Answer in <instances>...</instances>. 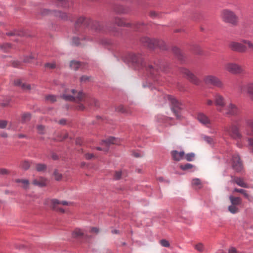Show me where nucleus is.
I'll list each match as a JSON object with an SVG mask.
<instances>
[{
  "instance_id": "1",
  "label": "nucleus",
  "mask_w": 253,
  "mask_h": 253,
  "mask_svg": "<svg viewBox=\"0 0 253 253\" xmlns=\"http://www.w3.org/2000/svg\"><path fill=\"white\" fill-rule=\"evenodd\" d=\"M127 62L131 64L132 66L135 70L148 68L146 63L143 61V58L140 54H136L133 53H128L126 58Z\"/></svg>"
},
{
  "instance_id": "2",
  "label": "nucleus",
  "mask_w": 253,
  "mask_h": 253,
  "mask_svg": "<svg viewBox=\"0 0 253 253\" xmlns=\"http://www.w3.org/2000/svg\"><path fill=\"white\" fill-rule=\"evenodd\" d=\"M221 17L225 23L230 24L233 26H237L239 24V17L231 10L228 9L223 10Z\"/></svg>"
},
{
  "instance_id": "3",
  "label": "nucleus",
  "mask_w": 253,
  "mask_h": 253,
  "mask_svg": "<svg viewBox=\"0 0 253 253\" xmlns=\"http://www.w3.org/2000/svg\"><path fill=\"white\" fill-rule=\"evenodd\" d=\"M169 68V65L167 63H164L161 60H158L154 62V65L149 64L146 71L153 76L157 74L159 70L163 72H167Z\"/></svg>"
},
{
  "instance_id": "4",
  "label": "nucleus",
  "mask_w": 253,
  "mask_h": 253,
  "mask_svg": "<svg viewBox=\"0 0 253 253\" xmlns=\"http://www.w3.org/2000/svg\"><path fill=\"white\" fill-rule=\"evenodd\" d=\"M178 71L183 75V77L190 83L197 86L200 85L201 84V80L189 69L179 67Z\"/></svg>"
},
{
  "instance_id": "5",
  "label": "nucleus",
  "mask_w": 253,
  "mask_h": 253,
  "mask_svg": "<svg viewBox=\"0 0 253 253\" xmlns=\"http://www.w3.org/2000/svg\"><path fill=\"white\" fill-rule=\"evenodd\" d=\"M178 71L183 75V77L190 83L197 86L200 85L201 84V80L189 69L179 67Z\"/></svg>"
},
{
  "instance_id": "6",
  "label": "nucleus",
  "mask_w": 253,
  "mask_h": 253,
  "mask_svg": "<svg viewBox=\"0 0 253 253\" xmlns=\"http://www.w3.org/2000/svg\"><path fill=\"white\" fill-rule=\"evenodd\" d=\"M126 19L116 16L113 18V23L119 27H131L135 29L136 31H139L141 26L146 25L144 22H136L131 23L130 22H126Z\"/></svg>"
},
{
  "instance_id": "7",
  "label": "nucleus",
  "mask_w": 253,
  "mask_h": 253,
  "mask_svg": "<svg viewBox=\"0 0 253 253\" xmlns=\"http://www.w3.org/2000/svg\"><path fill=\"white\" fill-rule=\"evenodd\" d=\"M167 98L170 102L171 109L172 112L175 114L176 119L181 120L182 116L181 115L182 104L174 96L171 95H168Z\"/></svg>"
},
{
  "instance_id": "8",
  "label": "nucleus",
  "mask_w": 253,
  "mask_h": 253,
  "mask_svg": "<svg viewBox=\"0 0 253 253\" xmlns=\"http://www.w3.org/2000/svg\"><path fill=\"white\" fill-rule=\"evenodd\" d=\"M224 69L233 75L243 74L245 72L242 66L234 62H227L225 63L224 64Z\"/></svg>"
},
{
  "instance_id": "9",
  "label": "nucleus",
  "mask_w": 253,
  "mask_h": 253,
  "mask_svg": "<svg viewBox=\"0 0 253 253\" xmlns=\"http://www.w3.org/2000/svg\"><path fill=\"white\" fill-rule=\"evenodd\" d=\"M203 81L207 85H212L219 88H222L223 87V84L220 80L217 77L213 75L205 76Z\"/></svg>"
},
{
  "instance_id": "10",
  "label": "nucleus",
  "mask_w": 253,
  "mask_h": 253,
  "mask_svg": "<svg viewBox=\"0 0 253 253\" xmlns=\"http://www.w3.org/2000/svg\"><path fill=\"white\" fill-rule=\"evenodd\" d=\"M229 48L233 51L238 53H245L247 51V46L243 43L231 41L228 44Z\"/></svg>"
},
{
  "instance_id": "11",
  "label": "nucleus",
  "mask_w": 253,
  "mask_h": 253,
  "mask_svg": "<svg viewBox=\"0 0 253 253\" xmlns=\"http://www.w3.org/2000/svg\"><path fill=\"white\" fill-rule=\"evenodd\" d=\"M91 22V19L90 18L83 16H80L77 18L75 23V29L76 31H78L80 28L82 26L85 28H88L89 27Z\"/></svg>"
},
{
  "instance_id": "12",
  "label": "nucleus",
  "mask_w": 253,
  "mask_h": 253,
  "mask_svg": "<svg viewBox=\"0 0 253 253\" xmlns=\"http://www.w3.org/2000/svg\"><path fill=\"white\" fill-rule=\"evenodd\" d=\"M245 125L248 126H253V120L247 119L244 121L243 117H238L233 120L232 126H240Z\"/></svg>"
},
{
  "instance_id": "13",
  "label": "nucleus",
  "mask_w": 253,
  "mask_h": 253,
  "mask_svg": "<svg viewBox=\"0 0 253 253\" xmlns=\"http://www.w3.org/2000/svg\"><path fill=\"white\" fill-rule=\"evenodd\" d=\"M225 115L232 116H238L240 114V110L234 104L230 103L225 109Z\"/></svg>"
},
{
  "instance_id": "14",
  "label": "nucleus",
  "mask_w": 253,
  "mask_h": 253,
  "mask_svg": "<svg viewBox=\"0 0 253 253\" xmlns=\"http://www.w3.org/2000/svg\"><path fill=\"white\" fill-rule=\"evenodd\" d=\"M155 39H150L148 37H142L140 39V42L144 46L147 47L150 50L155 48Z\"/></svg>"
},
{
  "instance_id": "15",
  "label": "nucleus",
  "mask_w": 253,
  "mask_h": 253,
  "mask_svg": "<svg viewBox=\"0 0 253 253\" xmlns=\"http://www.w3.org/2000/svg\"><path fill=\"white\" fill-rule=\"evenodd\" d=\"M171 51L181 64H184L185 63L186 57L180 48L174 46L172 47Z\"/></svg>"
},
{
  "instance_id": "16",
  "label": "nucleus",
  "mask_w": 253,
  "mask_h": 253,
  "mask_svg": "<svg viewBox=\"0 0 253 253\" xmlns=\"http://www.w3.org/2000/svg\"><path fill=\"white\" fill-rule=\"evenodd\" d=\"M116 143V139L114 137H109L107 139L102 141L101 145L104 146L105 148L101 147H97L96 149L99 151H104L107 152L109 150V147L110 144H114Z\"/></svg>"
},
{
  "instance_id": "17",
  "label": "nucleus",
  "mask_w": 253,
  "mask_h": 253,
  "mask_svg": "<svg viewBox=\"0 0 253 253\" xmlns=\"http://www.w3.org/2000/svg\"><path fill=\"white\" fill-rule=\"evenodd\" d=\"M232 166L233 169L236 171H240L242 169V164L237 154L232 157Z\"/></svg>"
},
{
  "instance_id": "18",
  "label": "nucleus",
  "mask_w": 253,
  "mask_h": 253,
  "mask_svg": "<svg viewBox=\"0 0 253 253\" xmlns=\"http://www.w3.org/2000/svg\"><path fill=\"white\" fill-rule=\"evenodd\" d=\"M89 27L91 30L96 32H105V29H104L103 24L98 21L93 20L91 19V22H90Z\"/></svg>"
},
{
  "instance_id": "19",
  "label": "nucleus",
  "mask_w": 253,
  "mask_h": 253,
  "mask_svg": "<svg viewBox=\"0 0 253 253\" xmlns=\"http://www.w3.org/2000/svg\"><path fill=\"white\" fill-rule=\"evenodd\" d=\"M51 207L52 209H55L56 206H59L60 205L64 206H71L72 203L71 202H66L65 201H60L57 199H52L51 200Z\"/></svg>"
},
{
  "instance_id": "20",
  "label": "nucleus",
  "mask_w": 253,
  "mask_h": 253,
  "mask_svg": "<svg viewBox=\"0 0 253 253\" xmlns=\"http://www.w3.org/2000/svg\"><path fill=\"white\" fill-rule=\"evenodd\" d=\"M53 15L62 20L67 21L68 19V14L61 10H53Z\"/></svg>"
},
{
  "instance_id": "21",
  "label": "nucleus",
  "mask_w": 253,
  "mask_h": 253,
  "mask_svg": "<svg viewBox=\"0 0 253 253\" xmlns=\"http://www.w3.org/2000/svg\"><path fill=\"white\" fill-rule=\"evenodd\" d=\"M231 182H235L239 186L244 188H248L247 184L244 182V179L240 177H232Z\"/></svg>"
},
{
  "instance_id": "22",
  "label": "nucleus",
  "mask_w": 253,
  "mask_h": 253,
  "mask_svg": "<svg viewBox=\"0 0 253 253\" xmlns=\"http://www.w3.org/2000/svg\"><path fill=\"white\" fill-rule=\"evenodd\" d=\"M32 184L34 185L40 187L45 186L46 185V180L42 177H40L38 178L34 179L32 182Z\"/></svg>"
},
{
  "instance_id": "23",
  "label": "nucleus",
  "mask_w": 253,
  "mask_h": 253,
  "mask_svg": "<svg viewBox=\"0 0 253 253\" xmlns=\"http://www.w3.org/2000/svg\"><path fill=\"white\" fill-rule=\"evenodd\" d=\"M113 10L117 14H124L128 12V10L123 6L119 4H115L113 8Z\"/></svg>"
},
{
  "instance_id": "24",
  "label": "nucleus",
  "mask_w": 253,
  "mask_h": 253,
  "mask_svg": "<svg viewBox=\"0 0 253 253\" xmlns=\"http://www.w3.org/2000/svg\"><path fill=\"white\" fill-rule=\"evenodd\" d=\"M197 119L204 125L211 124L210 121L204 114L199 113L197 115Z\"/></svg>"
},
{
  "instance_id": "25",
  "label": "nucleus",
  "mask_w": 253,
  "mask_h": 253,
  "mask_svg": "<svg viewBox=\"0 0 253 253\" xmlns=\"http://www.w3.org/2000/svg\"><path fill=\"white\" fill-rule=\"evenodd\" d=\"M158 47L160 50L163 51H166L168 50V48L165 42L162 40L156 39L155 41V48Z\"/></svg>"
},
{
  "instance_id": "26",
  "label": "nucleus",
  "mask_w": 253,
  "mask_h": 253,
  "mask_svg": "<svg viewBox=\"0 0 253 253\" xmlns=\"http://www.w3.org/2000/svg\"><path fill=\"white\" fill-rule=\"evenodd\" d=\"M190 50L197 55H201L203 53V50L199 45L197 44H193L190 45Z\"/></svg>"
},
{
  "instance_id": "27",
  "label": "nucleus",
  "mask_w": 253,
  "mask_h": 253,
  "mask_svg": "<svg viewBox=\"0 0 253 253\" xmlns=\"http://www.w3.org/2000/svg\"><path fill=\"white\" fill-rule=\"evenodd\" d=\"M75 98V102L80 103L81 102L84 101V99L86 97V94L82 90H80L78 92L77 95L74 96Z\"/></svg>"
},
{
  "instance_id": "28",
  "label": "nucleus",
  "mask_w": 253,
  "mask_h": 253,
  "mask_svg": "<svg viewBox=\"0 0 253 253\" xmlns=\"http://www.w3.org/2000/svg\"><path fill=\"white\" fill-rule=\"evenodd\" d=\"M204 17L203 13L201 11H195L192 13L191 18L194 21H199L203 19Z\"/></svg>"
},
{
  "instance_id": "29",
  "label": "nucleus",
  "mask_w": 253,
  "mask_h": 253,
  "mask_svg": "<svg viewBox=\"0 0 253 253\" xmlns=\"http://www.w3.org/2000/svg\"><path fill=\"white\" fill-rule=\"evenodd\" d=\"M215 104L216 106L224 107L225 104L224 98L220 94H216L215 96Z\"/></svg>"
},
{
  "instance_id": "30",
  "label": "nucleus",
  "mask_w": 253,
  "mask_h": 253,
  "mask_svg": "<svg viewBox=\"0 0 253 253\" xmlns=\"http://www.w3.org/2000/svg\"><path fill=\"white\" fill-rule=\"evenodd\" d=\"M52 14H53V10H52L49 9L41 8L39 9L38 14L42 17H44Z\"/></svg>"
},
{
  "instance_id": "31",
  "label": "nucleus",
  "mask_w": 253,
  "mask_h": 253,
  "mask_svg": "<svg viewBox=\"0 0 253 253\" xmlns=\"http://www.w3.org/2000/svg\"><path fill=\"white\" fill-rule=\"evenodd\" d=\"M173 159L176 161H179L184 158V152L183 151L178 152L177 151H173L171 152Z\"/></svg>"
},
{
  "instance_id": "32",
  "label": "nucleus",
  "mask_w": 253,
  "mask_h": 253,
  "mask_svg": "<svg viewBox=\"0 0 253 253\" xmlns=\"http://www.w3.org/2000/svg\"><path fill=\"white\" fill-rule=\"evenodd\" d=\"M115 110L116 111L126 115L131 114V111L127 108L125 107L123 105H120L116 108Z\"/></svg>"
},
{
  "instance_id": "33",
  "label": "nucleus",
  "mask_w": 253,
  "mask_h": 253,
  "mask_svg": "<svg viewBox=\"0 0 253 253\" xmlns=\"http://www.w3.org/2000/svg\"><path fill=\"white\" fill-rule=\"evenodd\" d=\"M67 90H65L64 93L62 94L60 96V98L63 99L64 100L67 101L75 102V98L74 97V96L66 94V93H67Z\"/></svg>"
},
{
  "instance_id": "34",
  "label": "nucleus",
  "mask_w": 253,
  "mask_h": 253,
  "mask_svg": "<svg viewBox=\"0 0 253 253\" xmlns=\"http://www.w3.org/2000/svg\"><path fill=\"white\" fill-rule=\"evenodd\" d=\"M104 121V119L102 118L100 116H97L96 117L95 120L92 121L90 123L89 125L90 126H101L103 124L102 122Z\"/></svg>"
},
{
  "instance_id": "35",
  "label": "nucleus",
  "mask_w": 253,
  "mask_h": 253,
  "mask_svg": "<svg viewBox=\"0 0 253 253\" xmlns=\"http://www.w3.org/2000/svg\"><path fill=\"white\" fill-rule=\"evenodd\" d=\"M16 183H20L22 184V186L24 189H27L29 188L30 183L27 179H17L15 180Z\"/></svg>"
},
{
  "instance_id": "36",
  "label": "nucleus",
  "mask_w": 253,
  "mask_h": 253,
  "mask_svg": "<svg viewBox=\"0 0 253 253\" xmlns=\"http://www.w3.org/2000/svg\"><path fill=\"white\" fill-rule=\"evenodd\" d=\"M82 65V62L76 60L71 61L70 64V67L75 71L78 70Z\"/></svg>"
},
{
  "instance_id": "37",
  "label": "nucleus",
  "mask_w": 253,
  "mask_h": 253,
  "mask_svg": "<svg viewBox=\"0 0 253 253\" xmlns=\"http://www.w3.org/2000/svg\"><path fill=\"white\" fill-rule=\"evenodd\" d=\"M230 200L231 202L232 205L236 206L241 205L242 202V200L241 198L238 197H235L233 196H231L230 197Z\"/></svg>"
},
{
  "instance_id": "38",
  "label": "nucleus",
  "mask_w": 253,
  "mask_h": 253,
  "mask_svg": "<svg viewBox=\"0 0 253 253\" xmlns=\"http://www.w3.org/2000/svg\"><path fill=\"white\" fill-rule=\"evenodd\" d=\"M31 114L30 113H24L22 115L21 122L22 123H25L27 122L30 121L31 118Z\"/></svg>"
},
{
  "instance_id": "39",
  "label": "nucleus",
  "mask_w": 253,
  "mask_h": 253,
  "mask_svg": "<svg viewBox=\"0 0 253 253\" xmlns=\"http://www.w3.org/2000/svg\"><path fill=\"white\" fill-rule=\"evenodd\" d=\"M84 235L82 230L79 229H76L74 230L72 235L74 238H78L83 236Z\"/></svg>"
},
{
  "instance_id": "40",
  "label": "nucleus",
  "mask_w": 253,
  "mask_h": 253,
  "mask_svg": "<svg viewBox=\"0 0 253 253\" xmlns=\"http://www.w3.org/2000/svg\"><path fill=\"white\" fill-rule=\"evenodd\" d=\"M192 185L197 188L200 189L202 187V183L199 178H194L192 181Z\"/></svg>"
},
{
  "instance_id": "41",
  "label": "nucleus",
  "mask_w": 253,
  "mask_h": 253,
  "mask_svg": "<svg viewBox=\"0 0 253 253\" xmlns=\"http://www.w3.org/2000/svg\"><path fill=\"white\" fill-rule=\"evenodd\" d=\"M108 31L113 34L115 36H119L120 34L119 29L116 27H110L108 29Z\"/></svg>"
},
{
  "instance_id": "42",
  "label": "nucleus",
  "mask_w": 253,
  "mask_h": 253,
  "mask_svg": "<svg viewBox=\"0 0 253 253\" xmlns=\"http://www.w3.org/2000/svg\"><path fill=\"white\" fill-rule=\"evenodd\" d=\"M247 92L251 99L253 101V83L250 84L248 85Z\"/></svg>"
},
{
  "instance_id": "43",
  "label": "nucleus",
  "mask_w": 253,
  "mask_h": 253,
  "mask_svg": "<svg viewBox=\"0 0 253 253\" xmlns=\"http://www.w3.org/2000/svg\"><path fill=\"white\" fill-rule=\"evenodd\" d=\"M59 3L60 6L62 7L66 8L69 7V0H56Z\"/></svg>"
},
{
  "instance_id": "44",
  "label": "nucleus",
  "mask_w": 253,
  "mask_h": 253,
  "mask_svg": "<svg viewBox=\"0 0 253 253\" xmlns=\"http://www.w3.org/2000/svg\"><path fill=\"white\" fill-rule=\"evenodd\" d=\"M30 166V162L27 161H22L20 163V167L25 170L28 169Z\"/></svg>"
},
{
  "instance_id": "45",
  "label": "nucleus",
  "mask_w": 253,
  "mask_h": 253,
  "mask_svg": "<svg viewBox=\"0 0 253 253\" xmlns=\"http://www.w3.org/2000/svg\"><path fill=\"white\" fill-rule=\"evenodd\" d=\"M36 169L38 171H42L46 169V165L42 164H37L36 165Z\"/></svg>"
},
{
  "instance_id": "46",
  "label": "nucleus",
  "mask_w": 253,
  "mask_h": 253,
  "mask_svg": "<svg viewBox=\"0 0 253 253\" xmlns=\"http://www.w3.org/2000/svg\"><path fill=\"white\" fill-rule=\"evenodd\" d=\"M228 210L232 214H235L239 211L238 208L236 206L233 205L228 206Z\"/></svg>"
},
{
  "instance_id": "47",
  "label": "nucleus",
  "mask_w": 253,
  "mask_h": 253,
  "mask_svg": "<svg viewBox=\"0 0 253 253\" xmlns=\"http://www.w3.org/2000/svg\"><path fill=\"white\" fill-rule=\"evenodd\" d=\"M195 154L194 153H188L186 155H184V158L186 159L187 161L191 162L195 158Z\"/></svg>"
},
{
  "instance_id": "48",
  "label": "nucleus",
  "mask_w": 253,
  "mask_h": 253,
  "mask_svg": "<svg viewBox=\"0 0 253 253\" xmlns=\"http://www.w3.org/2000/svg\"><path fill=\"white\" fill-rule=\"evenodd\" d=\"M16 36H19V37H26L29 36L30 37V36H28L26 35L25 32L23 30H16Z\"/></svg>"
},
{
  "instance_id": "49",
  "label": "nucleus",
  "mask_w": 253,
  "mask_h": 253,
  "mask_svg": "<svg viewBox=\"0 0 253 253\" xmlns=\"http://www.w3.org/2000/svg\"><path fill=\"white\" fill-rule=\"evenodd\" d=\"M241 42L244 44H247L250 49H253V43L251 41L247 40H242Z\"/></svg>"
},
{
  "instance_id": "50",
  "label": "nucleus",
  "mask_w": 253,
  "mask_h": 253,
  "mask_svg": "<svg viewBox=\"0 0 253 253\" xmlns=\"http://www.w3.org/2000/svg\"><path fill=\"white\" fill-rule=\"evenodd\" d=\"M195 248L198 251L202 252L204 251V247L203 244L199 243L198 244L196 245L195 246Z\"/></svg>"
},
{
  "instance_id": "51",
  "label": "nucleus",
  "mask_w": 253,
  "mask_h": 253,
  "mask_svg": "<svg viewBox=\"0 0 253 253\" xmlns=\"http://www.w3.org/2000/svg\"><path fill=\"white\" fill-rule=\"evenodd\" d=\"M45 99L53 103L56 101V96L53 95H48L46 96Z\"/></svg>"
},
{
  "instance_id": "52",
  "label": "nucleus",
  "mask_w": 253,
  "mask_h": 253,
  "mask_svg": "<svg viewBox=\"0 0 253 253\" xmlns=\"http://www.w3.org/2000/svg\"><path fill=\"white\" fill-rule=\"evenodd\" d=\"M34 59V57L31 55L29 56H25L24 57L23 62L24 63H30L31 60Z\"/></svg>"
},
{
  "instance_id": "53",
  "label": "nucleus",
  "mask_w": 253,
  "mask_h": 253,
  "mask_svg": "<svg viewBox=\"0 0 253 253\" xmlns=\"http://www.w3.org/2000/svg\"><path fill=\"white\" fill-rule=\"evenodd\" d=\"M12 66L14 68H19L22 65V63L19 61H11Z\"/></svg>"
},
{
  "instance_id": "54",
  "label": "nucleus",
  "mask_w": 253,
  "mask_h": 253,
  "mask_svg": "<svg viewBox=\"0 0 253 253\" xmlns=\"http://www.w3.org/2000/svg\"><path fill=\"white\" fill-rule=\"evenodd\" d=\"M44 67L45 68H49L50 69H55L56 67V64L55 63H46L44 64Z\"/></svg>"
},
{
  "instance_id": "55",
  "label": "nucleus",
  "mask_w": 253,
  "mask_h": 253,
  "mask_svg": "<svg viewBox=\"0 0 253 253\" xmlns=\"http://www.w3.org/2000/svg\"><path fill=\"white\" fill-rule=\"evenodd\" d=\"M54 175L55 178L57 181H59L61 179L62 175L60 173H59L58 172V170H55L54 171Z\"/></svg>"
},
{
  "instance_id": "56",
  "label": "nucleus",
  "mask_w": 253,
  "mask_h": 253,
  "mask_svg": "<svg viewBox=\"0 0 253 253\" xmlns=\"http://www.w3.org/2000/svg\"><path fill=\"white\" fill-rule=\"evenodd\" d=\"M192 167L193 165L190 164H186L185 165L180 166L181 169L183 170L190 169Z\"/></svg>"
},
{
  "instance_id": "57",
  "label": "nucleus",
  "mask_w": 253,
  "mask_h": 253,
  "mask_svg": "<svg viewBox=\"0 0 253 253\" xmlns=\"http://www.w3.org/2000/svg\"><path fill=\"white\" fill-rule=\"evenodd\" d=\"M122 175V172L121 171H116L114 173V178L115 180H118L121 177Z\"/></svg>"
},
{
  "instance_id": "58",
  "label": "nucleus",
  "mask_w": 253,
  "mask_h": 253,
  "mask_svg": "<svg viewBox=\"0 0 253 253\" xmlns=\"http://www.w3.org/2000/svg\"><path fill=\"white\" fill-rule=\"evenodd\" d=\"M160 243L161 246L165 247H169V242L165 239H163L160 240Z\"/></svg>"
},
{
  "instance_id": "59",
  "label": "nucleus",
  "mask_w": 253,
  "mask_h": 253,
  "mask_svg": "<svg viewBox=\"0 0 253 253\" xmlns=\"http://www.w3.org/2000/svg\"><path fill=\"white\" fill-rule=\"evenodd\" d=\"M80 39L79 37H74L73 38L72 42L75 45L78 46L80 44Z\"/></svg>"
},
{
  "instance_id": "60",
  "label": "nucleus",
  "mask_w": 253,
  "mask_h": 253,
  "mask_svg": "<svg viewBox=\"0 0 253 253\" xmlns=\"http://www.w3.org/2000/svg\"><path fill=\"white\" fill-rule=\"evenodd\" d=\"M91 77L87 76H82L80 78V82L85 83L86 82H88L90 79Z\"/></svg>"
},
{
  "instance_id": "61",
  "label": "nucleus",
  "mask_w": 253,
  "mask_h": 253,
  "mask_svg": "<svg viewBox=\"0 0 253 253\" xmlns=\"http://www.w3.org/2000/svg\"><path fill=\"white\" fill-rule=\"evenodd\" d=\"M9 173V170L5 169H0V174L6 175Z\"/></svg>"
},
{
  "instance_id": "62",
  "label": "nucleus",
  "mask_w": 253,
  "mask_h": 253,
  "mask_svg": "<svg viewBox=\"0 0 253 253\" xmlns=\"http://www.w3.org/2000/svg\"><path fill=\"white\" fill-rule=\"evenodd\" d=\"M95 157V156L93 155L92 153H86L85 154V158L86 160H90L92 158Z\"/></svg>"
},
{
  "instance_id": "63",
  "label": "nucleus",
  "mask_w": 253,
  "mask_h": 253,
  "mask_svg": "<svg viewBox=\"0 0 253 253\" xmlns=\"http://www.w3.org/2000/svg\"><path fill=\"white\" fill-rule=\"evenodd\" d=\"M59 124L61 126H66L68 125V123H67V120L65 119H62L59 121Z\"/></svg>"
},
{
  "instance_id": "64",
  "label": "nucleus",
  "mask_w": 253,
  "mask_h": 253,
  "mask_svg": "<svg viewBox=\"0 0 253 253\" xmlns=\"http://www.w3.org/2000/svg\"><path fill=\"white\" fill-rule=\"evenodd\" d=\"M246 131L247 134L253 136V127H248Z\"/></svg>"
}]
</instances>
